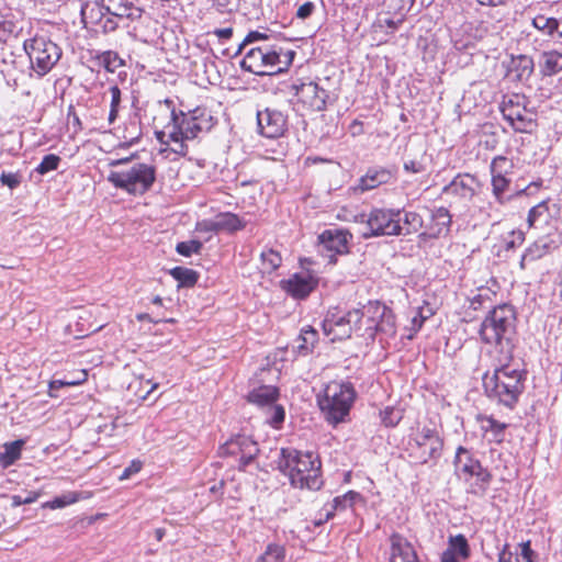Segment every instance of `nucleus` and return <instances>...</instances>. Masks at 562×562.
Listing matches in <instances>:
<instances>
[{
	"mask_svg": "<svg viewBox=\"0 0 562 562\" xmlns=\"http://www.w3.org/2000/svg\"><path fill=\"white\" fill-rule=\"evenodd\" d=\"M288 130V115L278 109L266 108L257 111V131L270 139L284 135Z\"/></svg>",
	"mask_w": 562,
	"mask_h": 562,
	"instance_id": "nucleus-15",
	"label": "nucleus"
},
{
	"mask_svg": "<svg viewBox=\"0 0 562 562\" xmlns=\"http://www.w3.org/2000/svg\"><path fill=\"white\" fill-rule=\"evenodd\" d=\"M363 501V496L356 491H348L344 495L336 496L330 503L324 506L326 512V519L334 518L337 512H345L353 508L357 502Z\"/></svg>",
	"mask_w": 562,
	"mask_h": 562,
	"instance_id": "nucleus-29",
	"label": "nucleus"
},
{
	"mask_svg": "<svg viewBox=\"0 0 562 562\" xmlns=\"http://www.w3.org/2000/svg\"><path fill=\"white\" fill-rule=\"evenodd\" d=\"M411 447V456L419 464H436L442 456L443 439L435 428L423 426L412 438Z\"/></svg>",
	"mask_w": 562,
	"mask_h": 562,
	"instance_id": "nucleus-11",
	"label": "nucleus"
},
{
	"mask_svg": "<svg viewBox=\"0 0 562 562\" xmlns=\"http://www.w3.org/2000/svg\"><path fill=\"white\" fill-rule=\"evenodd\" d=\"M61 158L56 154H47L43 157L42 161L35 168V172L44 176L50 171L58 169Z\"/></svg>",
	"mask_w": 562,
	"mask_h": 562,
	"instance_id": "nucleus-51",
	"label": "nucleus"
},
{
	"mask_svg": "<svg viewBox=\"0 0 562 562\" xmlns=\"http://www.w3.org/2000/svg\"><path fill=\"white\" fill-rule=\"evenodd\" d=\"M381 423L385 427L393 428L400 424L403 418V411L400 407L386 406L380 411Z\"/></svg>",
	"mask_w": 562,
	"mask_h": 562,
	"instance_id": "nucleus-46",
	"label": "nucleus"
},
{
	"mask_svg": "<svg viewBox=\"0 0 562 562\" xmlns=\"http://www.w3.org/2000/svg\"><path fill=\"white\" fill-rule=\"evenodd\" d=\"M326 317L328 318V322H330L334 325L335 328L340 329V333L335 334L334 337L331 338L333 341L336 339L340 340L342 338H349L351 336L352 326H349L348 323L346 322V314L339 316L336 313L328 312Z\"/></svg>",
	"mask_w": 562,
	"mask_h": 562,
	"instance_id": "nucleus-44",
	"label": "nucleus"
},
{
	"mask_svg": "<svg viewBox=\"0 0 562 562\" xmlns=\"http://www.w3.org/2000/svg\"><path fill=\"white\" fill-rule=\"evenodd\" d=\"M362 307L368 325H374L376 318L386 311V305L379 301H369V303Z\"/></svg>",
	"mask_w": 562,
	"mask_h": 562,
	"instance_id": "nucleus-50",
	"label": "nucleus"
},
{
	"mask_svg": "<svg viewBox=\"0 0 562 562\" xmlns=\"http://www.w3.org/2000/svg\"><path fill=\"white\" fill-rule=\"evenodd\" d=\"M294 57L295 52L292 49H284L274 43H262L246 50L239 66L259 77L273 76L286 71Z\"/></svg>",
	"mask_w": 562,
	"mask_h": 562,
	"instance_id": "nucleus-4",
	"label": "nucleus"
},
{
	"mask_svg": "<svg viewBox=\"0 0 562 562\" xmlns=\"http://www.w3.org/2000/svg\"><path fill=\"white\" fill-rule=\"evenodd\" d=\"M195 231L200 233H220L217 226V220H203L196 223Z\"/></svg>",
	"mask_w": 562,
	"mask_h": 562,
	"instance_id": "nucleus-61",
	"label": "nucleus"
},
{
	"mask_svg": "<svg viewBox=\"0 0 562 562\" xmlns=\"http://www.w3.org/2000/svg\"><path fill=\"white\" fill-rule=\"evenodd\" d=\"M0 182L2 186L8 187L11 190L16 189L22 182V175L20 172H7L0 173Z\"/></svg>",
	"mask_w": 562,
	"mask_h": 562,
	"instance_id": "nucleus-58",
	"label": "nucleus"
},
{
	"mask_svg": "<svg viewBox=\"0 0 562 562\" xmlns=\"http://www.w3.org/2000/svg\"><path fill=\"white\" fill-rule=\"evenodd\" d=\"M514 162L512 159L505 156H496L493 158L490 172H491V186L492 193L495 201L499 204H505L514 198L520 195H532L538 192L541 183L531 182L522 189H518L513 194H506L509 191L512 180L508 178L513 173Z\"/></svg>",
	"mask_w": 562,
	"mask_h": 562,
	"instance_id": "nucleus-8",
	"label": "nucleus"
},
{
	"mask_svg": "<svg viewBox=\"0 0 562 562\" xmlns=\"http://www.w3.org/2000/svg\"><path fill=\"white\" fill-rule=\"evenodd\" d=\"M471 557V547L462 533L449 536L447 548L440 554V562H465Z\"/></svg>",
	"mask_w": 562,
	"mask_h": 562,
	"instance_id": "nucleus-22",
	"label": "nucleus"
},
{
	"mask_svg": "<svg viewBox=\"0 0 562 562\" xmlns=\"http://www.w3.org/2000/svg\"><path fill=\"white\" fill-rule=\"evenodd\" d=\"M527 371L502 364L483 376L485 395L497 405L514 409L525 391Z\"/></svg>",
	"mask_w": 562,
	"mask_h": 562,
	"instance_id": "nucleus-2",
	"label": "nucleus"
},
{
	"mask_svg": "<svg viewBox=\"0 0 562 562\" xmlns=\"http://www.w3.org/2000/svg\"><path fill=\"white\" fill-rule=\"evenodd\" d=\"M498 562H520L518 552L513 553L509 549V544L505 543L498 553Z\"/></svg>",
	"mask_w": 562,
	"mask_h": 562,
	"instance_id": "nucleus-62",
	"label": "nucleus"
},
{
	"mask_svg": "<svg viewBox=\"0 0 562 562\" xmlns=\"http://www.w3.org/2000/svg\"><path fill=\"white\" fill-rule=\"evenodd\" d=\"M78 501H79V497H78L77 493L68 492L60 496H56L55 498H53L48 502H45L42 506H43V508L58 509V508H64L68 505L75 504Z\"/></svg>",
	"mask_w": 562,
	"mask_h": 562,
	"instance_id": "nucleus-49",
	"label": "nucleus"
},
{
	"mask_svg": "<svg viewBox=\"0 0 562 562\" xmlns=\"http://www.w3.org/2000/svg\"><path fill=\"white\" fill-rule=\"evenodd\" d=\"M315 11V4L311 1H306L301 4L296 10V18L300 20L308 19Z\"/></svg>",
	"mask_w": 562,
	"mask_h": 562,
	"instance_id": "nucleus-63",
	"label": "nucleus"
},
{
	"mask_svg": "<svg viewBox=\"0 0 562 562\" xmlns=\"http://www.w3.org/2000/svg\"><path fill=\"white\" fill-rule=\"evenodd\" d=\"M80 14L85 26H91L95 31L110 33L119 26L117 21L108 15L101 0L89 1L82 4Z\"/></svg>",
	"mask_w": 562,
	"mask_h": 562,
	"instance_id": "nucleus-17",
	"label": "nucleus"
},
{
	"mask_svg": "<svg viewBox=\"0 0 562 562\" xmlns=\"http://www.w3.org/2000/svg\"><path fill=\"white\" fill-rule=\"evenodd\" d=\"M503 117L515 132L519 133H530L535 125V120L531 115L527 114L525 105H520L509 112L507 111L506 114H503Z\"/></svg>",
	"mask_w": 562,
	"mask_h": 562,
	"instance_id": "nucleus-30",
	"label": "nucleus"
},
{
	"mask_svg": "<svg viewBox=\"0 0 562 562\" xmlns=\"http://www.w3.org/2000/svg\"><path fill=\"white\" fill-rule=\"evenodd\" d=\"M286 554L285 547L279 543H269L256 562H284Z\"/></svg>",
	"mask_w": 562,
	"mask_h": 562,
	"instance_id": "nucleus-43",
	"label": "nucleus"
},
{
	"mask_svg": "<svg viewBox=\"0 0 562 562\" xmlns=\"http://www.w3.org/2000/svg\"><path fill=\"white\" fill-rule=\"evenodd\" d=\"M318 285V279L310 271L296 272L280 281V288L295 300L306 299Z\"/></svg>",
	"mask_w": 562,
	"mask_h": 562,
	"instance_id": "nucleus-18",
	"label": "nucleus"
},
{
	"mask_svg": "<svg viewBox=\"0 0 562 562\" xmlns=\"http://www.w3.org/2000/svg\"><path fill=\"white\" fill-rule=\"evenodd\" d=\"M222 454L239 457L238 470L245 471L260 452L259 445L250 436L238 434L221 447Z\"/></svg>",
	"mask_w": 562,
	"mask_h": 562,
	"instance_id": "nucleus-13",
	"label": "nucleus"
},
{
	"mask_svg": "<svg viewBox=\"0 0 562 562\" xmlns=\"http://www.w3.org/2000/svg\"><path fill=\"white\" fill-rule=\"evenodd\" d=\"M160 104L169 112V122L165 126L169 130V138L172 142L192 140L200 134L209 133L217 123L212 111L206 106H196L187 112L177 111L173 101L165 99Z\"/></svg>",
	"mask_w": 562,
	"mask_h": 562,
	"instance_id": "nucleus-3",
	"label": "nucleus"
},
{
	"mask_svg": "<svg viewBox=\"0 0 562 562\" xmlns=\"http://www.w3.org/2000/svg\"><path fill=\"white\" fill-rule=\"evenodd\" d=\"M492 477L487 468L482 467L481 470H476L473 476H469V480L473 479V481L469 483L468 493L479 497L484 496L490 487Z\"/></svg>",
	"mask_w": 562,
	"mask_h": 562,
	"instance_id": "nucleus-35",
	"label": "nucleus"
},
{
	"mask_svg": "<svg viewBox=\"0 0 562 562\" xmlns=\"http://www.w3.org/2000/svg\"><path fill=\"white\" fill-rule=\"evenodd\" d=\"M26 63L22 56L11 55V58L3 59L1 74L8 87L16 90L25 76Z\"/></svg>",
	"mask_w": 562,
	"mask_h": 562,
	"instance_id": "nucleus-25",
	"label": "nucleus"
},
{
	"mask_svg": "<svg viewBox=\"0 0 562 562\" xmlns=\"http://www.w3.org/2000/svg\"><path fill=\"white\" fill-rule=\"evenodd\" d=\"M454 473L458 477L469 482V476H473L476 470L483 467L481 462L474 458L473 453L463 446H459L453 458Z\"/></svg>",
	"mask_w": 562,
	"mask_h": 562,
	"instance_id": "nucleus-24",
	"label": "nucleus"
},
{
	"mask_svg": "<svg viewBox=\"0 0 562 562\" xmlns=\"http://www.w3.org/2000/svg\"><path fill=\"white\" fill-rule=\"evenodd\" d=\"M391 562H419L413 544L397 533L391 537Z\"/></svg>",
	"mask_w": 562,
	"mask_h": 562,
	"instance_id": "nucleus-26",
	"label": "nucleus"
},
{
	"mask_svg": "<svg viewBox=\"0 0 562 562\" xmlns=\"http://www.w3.org/2000/svg\"><path fill=\"white\" fill-rule=\"evenodd\" d=\"M516 312L510 304H501L488 311L481 324L479 334L485 344L501 346L508 351L513 348L512 338L516 329Z\"/></svg>",
	"mask_w": 562,
	"mask_h": 562,
	"instance_id": "nucleus-6",
	"label": "nucleus"
},
{
	"mask_svg": "<svg viewBox=\"0 0 562 562\" xmlns=\"http://www.w3.org/2000/svg\"><path fill=\"white\" fill-rule=\"evenodd\" d=\"M452 225V215L445 206L434 207L430 211V221L426 225L437 237L447 236Z\"/></svg>",
	"mask_w": 562,
	"mask_h": 562,
	"instance_id": "nucleus-27",
	"label": "nucleus"
},
{
	"mask_svg": "<svg viewBox=\"0 0 562 562\" xmlns=\"http://www.w3.org/2000/svg\"><path fill=\"white\" fill-rule=\"evenodd\" d=\"M318 341V331L312 326H305L301 329L299 337L292 345V352L295 356H307Z\"/></svg>",
	"mask_w": 562,
	"mask_h": 562,
	"instance_id": "nucleus-31",
	"label": "nucleus"
},
{
	"mask_svg": "<svg viewBox=\"0 0 562 562\" xmlns=\"http://www.w3.org/2000/svg\"><path fill=\"white\" fill-rule=\"evenodd\" d=\"M518 557L522 562H538V554L532 550L530 540L519 543Z\"/></svg>",
	"mask_w": 562,
	"mask_h": 562,
	"instance_id": "nucleus-57",
	"label": "nucleus"
},
{
	"mask_svg": "<svg viewBox=\"0 0 562 562\" xmlns=\"http://www.w3.org/2000/svg\"><path fill=\"white\" fill-rule=\"evenodd\" d=\"M560 213V207L551 200H543L529 210L527 223L529 227L550 225Z\"/></svg>",
	"mask_w": 562,
	"mask_h": 562,
	"instance_id": "nucleus-23",
	"label": "nucleus"
},
{
	"mask_svg": "<svg viewBox=\"0 0 562 562\" xmlns=\"http://www.w3.org/2000/svg\"><path fill=\"white\" fill-rule=\"evenodd\" d=\"M23 48L29 57L30 76L33 72L37 78L47 75L61 57V48L46 36H34L24 41Z\"/></svg>",
	"mask_w": 562,
	"mask_h": 562,
	"instance_id": "nucleus-9",
	"label": "nucleus"
},
{
	"mask_svg": "<svg viewBox=\"0 0 562 562\" xmlns=\"http://www.w3.org/2000/svg\"><path fill=\"white\" fill-rule=\"evenodd\" d=\"M402 211L398 209L373 207L368 215L361 214L362 222H366L368 231L362 234L364 239L376 237L401 236L400 224Z\"/></svg>",
	"mask_w": 562,
	"mask_h": 562,
	"instance_id": "nucleus-10",
	"label": "nucleus"
},
{
	"mask_svg": "<svg viewBox=\"0 0 562 562\" xmlns=\"http://www.w3.org/2000/svg\"><path fill=\"white\" fill-rule=\"evenodd\" d=\"M562 245V232L555 227L543 236L537 238L521 255L520 268L525 269L526 262L536 261L559 249Z\"/></svg>",
	"mask_w": 562,
	"mask_h": 562,
	"instance_id": "nucleus-16",
	"label": "nucleus"
},
{
	"mask_svg": "<svg viewBox=\"0 0 562 562\" xmlns=\"http://www.w3.org/2000/svg\"><path fill=\"white\" fill-rule=\"evenodd\" d=\"M110 93H111V102H110V112H109V124L112 125L117 116L121 109L122 103V91L121 89L114 85L110 87Z\"/></svg>",
	"mask_w": 562,
	"mask_h": 562,
	"instance_id": "nucleus-47",
	"label": "nucleus"
},
{
	"mask_svg": "<svg viewBox=\"0 0 562 562\" xmlns=\"http://www.w3.org/2000/svg\"><path fill=\"white\" fill-rule=\"evenodd\" d=\"M398 210L402 211V215H400V224L402 228L401 236L415 234L424 227V220L419 213L415 211H407L405 209Z\"/></svg>",
	"mask_w": 562,
	"mask_h": 562,
	"instance_id": "nucleus-38",
	"label": "nucleus"
},
{
	"mask_svg": "<svg viewBox=\"0 0 562 562\" xmlns=\"http://www.w3.org/2000/svg\"><path fill=\"white\" fill-rule=\"evenodd\" d=\"M203 243L196 239L180 241L176 246V251L183 257H191L193 254H200Z\"/></svg>",
	"mask_w": 562,
	"mask_h": 562,
	"instance_id": "nucleus-52",
	"label": "nucleus"
},
{
	"mask_svg": "<svg viewBox=\"0 0 562 562\" xmlns=\"http://www.w3.org/2000/svg\"><path fill=\"white\" fill-rule=\"evenodd\" d=\"M535 70V61L528 55H512L506 64V77L513 82H527Z\"/></svg>",
	"mask_w": 562,
	"mask_h": 562,
	"instance_id": "nucleus-21",
	"label": "nucleus"
},
{
	"mask_svg": "<svg viewBox=\"0 0 562 562\" xmlns=\"http://www.w3.org/2000/svg\"><path fill=\"white\" fill-rule=\"evenodd\" d=\"M103 9L108 15L115 21L123 19H133L134 4L130 0H101Z\"/></svg>",
	"mask_w": 562,
	"mask_h": 562,
	"instance_id": "nucleus-33",
	"label": "nucleus"
},
{
	"mask_svg": "<svg viewBox=\"0 0 562 562\" xmlns=\"http://www.w3.org/2000/svg\"><path fill=\"white\" fill-rule=\"evenodd\" d=\"M479 187L477 178L471 173H458L448 184L441 194L451 195L460 201L469 202L476 194Z\"/></svg>",
	"mask_w": 562,
	"mask_h": 562,
	"instance_id": "nucleus-20",
	"label": "nucleus"
},
{
	"mask_svg": "<svg viewBox=\"0 0 562 562\" xmlns=\"http://www.w3.org/2000/svg\"><path fill=\"white\" fill-rule=\"evenodd\" d=\"M279 389L273 385H260L247 394V401L257 406H270L278 401Z\"/></svg>",
	"mask_w": 562,
	"mask_h": 562,
	"instance_id": "nucleus-32",
	"label": "nucleus"
},
{
	"mask_svg": "<svg viewBox=\"0 0 562 562\" xmlns=\"http://www.w3.org/2000/svg\"><path fill=\"white\" fill-rule=\"evenodd\" d=\"M357 392L351 382L345 380L329 381L317 394V405L325 420L336 426L349 416Z\"/></svg>",
	"mask_w": 562,
	"mask_h": 562,
	"instance_id": "nucleus-5",
	"label": "nucleus"
},
{
	"mask_svg": "<svg viewBox=\"0 0 562 562\" xmlns=\"http://www.w3.org/2000/svg\"><path fill=\"white\" fill-rule=\"evenodd\" d=\"M272 33L269 31H250L244 38V44H262L270 43Z\"/></svg>",
	"mask_w": 562,
	"mask_h": 562,
	"instance_id": "nucleus-56",
	"label": "nucleus"
},
{
	"mask_svg": "<svg viewBox=\"0 0 562 562\" xmlns=\"http://www.w3.org/2000/svg\"><path fill=\"white\" fill-rule=\"evenodd\" d=\"M25 443L24 439H18L3 445L4 451L0 452V468L2 470L13 465L21 458Z\"/></svg>",
	"mask_w": 562,
	"mask_h": 562,
	"instance_id": "nucleus-36",
	"label": "nucleus"
},
{
	"mask_svg": "<svg viewBox=\"0 0 562 562\" xmlns=\"http://www.w3.org/2000/svg\"><path fill=\"white\" fill-rule=\"evenodd\" d=\"M169 274L178 282L179 288H192L199 280V273L190 268L175 267Z\"/></svg>",
	"mask_w": 562,
	"mask_h": 562,
	"instance_id": "nucleus-40",
	"label": "nucleus"
},
{
	"mask_svg": "<svg viewBox=\"0 0 562 562\" xmlns=\"http://www.w3.org/2000/svg\"><path fill=\"white\" fill-rule=\"evenodd\" d=\"M479 293L470 299V308L477 311L484 307L486 301H492V293L488 289H479Z\"/></svg>",
	"mask_w": 562,
	"mask_h": 562,
	"instance_id": "nucleus-55",
	"label": "nucleus"
},
{
	"mask_svg": "<svg viewBox=\"0 0 562 562\" xmlns=\"http://www.w3.org/2000/svg\"><path fill=\"white\" fill-rule=\"evenodd\" d=\"M347 323L349 326H352L353 329H360V323L364 317L363 307L362 308H353L346 313Z\"/></svg>",
	"mask_w": 562,
	"mask_h": 562,
	"instance_id": "nucleus-59",
	"label": "nucleus"
},
{
	"mask_svg": "<svg viewBox=\"0 0 562 562\" xmlns=\"http://www.w3.org/2000/svg\"><path fill=\"white\" fill-rule=\"evenodd\" d=\"M559 20L538 14L532 19V26L549 36H553L559 31Z\"/></svg>",
	"mask_w": 562,
	"mask_h": 562,
	"instance_id": "nucleus-45",
	"label": "nucleus"
},
{
	"mask_svg": "<svg viewBox=\"0 0 562 562\" xmlns=\"http://www.w3.org/2000/svg\"><path fill=\"white\" fill-rule=\"evenodd\" d=\"M397 167L390 166H372L369 167L366 173L358 180L356 186L349 188L353 194H362L367 191L373 190L382 184H387L396 180Z\"/></svg>",
	"mask_w": 562,
	"mask_h": 562,
	"instance_id": "nucleus-14",
	"label": "nucleus"
},
{
	"mask_svg": "<svg viewBox=\"0 0 562 562\" xmlns=\"http://www.w3.org/2000/svg\"><path fill=\"white\" fill-rule=\"evenodd\" d=\"M157 178V168L145 162H134L130 168L111 171L108 181L116 189L134 196H142L151 190Z\"/></svg>",
	"mask_w": 562,
	"mask_h": 562,
	"instance_id": "nucleus-7",
	"label": "nucleus"
},
{
	"mask_svg": "<svg viewBox=\"0 0 562 562\" xmlns=\"http://www.w3.org/2000/svg\"><path fill=\"white\" fill-rule=\"evenodd\" d=\"M520 105V97L518 94H513L510 97H504L502 103L499 104V110L502 114H506L507 110L509 112Z\"/></svg>",
	"mask_w": 562,
	"mask_h": 562,
	"instance_id": "nucleus-60",
	"label": "nucleus"
},
{
	"mask_svg": "<svg viewBox=\"0 0 562 562\" xmlns=\"http://www.w3.org/2000/svg\"><path fill=\"white\" fill-rule=\"evenodd\" d=\"M98 66L103 67L108 72H114L124 65L123 59L116 52L105 50L95 56Z\"/></svg>",
	"mask_w": 562,
	"mask_h": 562,
	"instance_id": "nucleus-42",
	"label": "nucleus"
},
{
	"mask_svg": "<svg viewBox=\"0 0 562 562\" xmlns=\"http://www.w3.org/2000/svg\"><path fill=\"white\" fill-rule=\"evenodd\" d=\"M143 468V462L140 460H133L128 467H126L121 474V480H126L131 477L132 475L138 473Z\"/></svg>",
	"mask_w": 562,
	"mask_h": 562,
	"instance_id": "nucleus-64",
	"label": "nucleus"
},
{
	"mask_svg": "<svg viewBox=\"0 0 562 562\" xmlns=\"http://www.w3.org/2000/svg\"><path fill=\"white\" fill-rule=\"evenodd\" d=\"M271 406L270 417L268 423L274 429H280L285 419V409L282 405L273 403Z\"/></svg>",
	"mask_w": 562,
	"mask_h": 562,
	"instance_id": "nucleus-54",
	"label": "nucleus"
},
{
	"mask_svg": "<svg viewBox=\"0 0 562 562\" xmlns=\"http://www.w3.org/2000/svg\"><path fill=\"white\" fill-rule=\"evenodd\" d=\"M526 239L525 232L521 229H513L504 237L505 250H515L519 248Z\"/></svg>",
	"mask_w": 562,
	"mask_h": 562,
	"instance_id": "nucleus-53",
	"label": "nucleus"
},
{
	"mask_svg": "<svg viewBox=\"0 0 562 562\" xmlns=\"http://www.w3.org/2000/svg\"><path fill=\"white\" fill-rule=\"evenodd\" d=\"M481 429L485 434H491L490 441L502 443L505 440V430L508 427L506 423L498 422L493 416H482Z\"/></svg>",
	"mask_w": 562,
	"mask_h": 562,
	"instance_id": "nucleus-37",
	"label": "nucleus"
},
{
	"mask_svg": "<svg viewBox=\"0 0 562 562\" xmlns=\"http://www.w3.org/2000/svg\"><path fill=\"white\" fill-rule=\"evenodd\" d=\"M260 258H261V262H262L263 268L268 272L276 271L281 266V263H282L281 255L277 250H274L272 248L265 249L261 252Z\"/></svg>",
	"mask_w": 562,
	"mask_h": 562,
	"instance_id": "nucleus-48",
	"label": "nucleus"
},
{
	"mask_svg": "<svg viewBox=\"0 0 562 562\" xmlns=\"http://www.w3.org/2000/svg\"><path fill=\"white\" fill-rule=\"evenodd\" d=\"M277 469L289 477L294 488L318 491L323 486L322 462L314 451H301L293 447L281 448Z\"/></svg>",
	"mask_w": 562,
	"mask_h": 562,
	"instance_id": "nucleus-1",
	"label": "nucleus"
},
{
	"mask_svg": "<svg viewBox=\"0 0 562 562\" xmlns=\"http://www.w3.org/2000/svg\"><path fill=\"white\" fill-rule=\"evenodd\" d=\"M218 232H227L229 234L241 231L246 227V221L232 212L220 213L216 216Z\"/></svg>",
	"mask_w": 562,
	"mask_h": 562,
	"instance_id": "nucleus-39",
	"label": "nucleus"
},
{
	"mask_svg": "<svg viewBox=\"0 0 562 562\" xmlns=\"http://www.w3.org/2000/svg\"><path fill=\"white\" fill-rule=\"evenodd\" d=\"M351 238L352 235L348 231L338 228L325 229L318 235L319 245L325 250L331 252V255H329L330 263H336V255H346L349 252V241Z\"/></svg>",
	"mask_w": 562,
	"mask_h": 562,
	"instance_id": "nucleus-19",
	"label": "nucleus"
},
{
	"mask_svg": "<svg viewBox=\"0 0 562 562\" xmlns=\"http://www.w3.org/2000/svg\"><path fill=\"white\" fill-rule=\"evenodd\" d=\"M366 330L372 338L378 333L384 334L387 337H393L396 333L395 315L393 311L386 306L385 313L380 315V322L374 323V325H368Z\"/></svg>",
	"mask_w": 562,
	"mask_h": 562,
	"instance_id": "nucleus-34",
	"label": "nucleus"
},
{
	"mask_svg": "<svg viewBox=\"0 0 562 562\" xmlns=\"http://www.w3.org/2000/svg\"><path fill=\"white\" fill-rule=\"evenodd\" d=\"M293 90L299 102L311 112H323L327 109L328 103L334 102L329 92L313 80L295 83Z\"/></svg>",
	"mask_w": 562,
	"mask_h": 562,
	"instance_id": "nucleus-12",
	"label": "nucleus"
},
{
	"mask_svg": "<svg viewBox=\"0 0 562 562\" xmlns=\"http://www.w3.org/2000/svg\"><path fill=\"white\" fill-rule=\"evenodd\" d=\"M142 135L143 132L140 121L135 114L133 117L130 119L128 123L124 128L123 138L125 139V142L121 146L127 148L137 144L140 140Z\"/></svg>",
	"mask_w": 562,
	"mask_h": 562,
	"instance_id": "nucleus-41",
	"label": "nucleus"
},
{
	"mask_svg": "<svg viewBox=\"0 0 562 562\" xmlns=\"http://www.w3.org/2000/svg\"><path fill=\"white\" fill-rule=\"evenodd\" d=\"M539 72L542 77H552L562 71V52L543 50L538 56Z\"/></svg>",
	"mask_w": 562,
	"mask_h": 562,
	"instance_id": "nucleus-28",
	"label": "nucleus"
}]
</instances>
